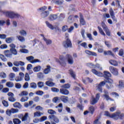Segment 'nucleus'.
I'll return each mask as SVG.
<instances>
[{"label": "nucleus", "mask_w": 124, "mask_h": 124, "mask_svg": "<svg viewBox=\"0 0 124 124\" xmlns=\"http://www.w3.org/2000/svg\"><path fill=\"white\" fill-rule=\"evenodd\" d=\"M10 50L7 49L4 50L3 53L7 58H12V56H17L18 51L16 49V45L14 44H11L9 45Z\"/></svg>", "instance_id": "1"}, {"label": "nucleus", "mask_w": 124, "mask_h": 124, "mask_svg": "<svg viewBox=\"0 0 124 124\" xmlns=\"http://www.w3.org/2000/svg\"><path fill=\"white\" fill-rule=\"evenodd\" d=\"M113 79H109V80H104L99 83L97 85L96 88L100 93H102V87H104L106 85V87L108 90H110L113 88Z\"/></svg>", "instance_id": "2"}, {"label": "nucleus", "mask_w": 124, "mask_h": 124, "mask_svg": "<svg viewBox=\"0 0 124 124\" xmlns=\"http://www.w3.org/2000/svg\"><path fill=\"white\" fill-rule=\"evenodd\" d=\"M105 116L113 119V120H115V121H118V120H124V113H122L120 111L114 112L110 114L108 111H105Z\"/></svg>", "instance_id": "3"}, {"label": "nucleus", "mask_w": 124, "mask_h": 124, "mask_svg": "<svg viewBox=\"0 0 124 124\" xmlns=\"http://www.w3.org/2000/svg\"><path fill=\"white\" fill-rule=\"evenodd\" d=\"M70 88V84L66 83L65 84H63L61 86V88L60 89V93L61 94H63V95H68L69 94V91H68V89Z\"/></svg>", "instance_id": "4"}, {"label": "nucleus", "mask_w": 124, "mask_h": 124, "mask_svg": "<svg viewBox=\"0 0 124 124\" xmlns=\"http://www.w3.org/2000/svg\"><path fill=\"white\" fill-rule=\"evenodd\" d=\"M65 41H63L62 46L64 48H72V43L69 39V34L68 33H65Z\"/></svg>", "instance_id": "5"}, {"label": "nucleus", "mask_w": 124, "mask_h": 124, "mask_svg": "<svg viewBox=\"0 0 124 124\" xmlns=\"http://www.w3.org/2000/svg\"><path fill=\"white\" fill-rule=\"evenodd\" d=\"M0 12L3 13L6 17L11 18V19H14V18H20L21 16L18 14H16L13 12H5L3 11L0 10Z\"/></svg>", "instance_id": "6"}, {"label": "nucleus", "mask_w": 124, "mask_h": 124, "mask_svg": "<svg viewBox=\"0 0 124 124\" xmlns=\"http://www.w3.org/2000/svg\"><path fill=\"white\" fill-rule=\"evenodd\" d=\"M56 62H58L62 67H65L66 66V62L64 59L63 55H60L59 59L58 58L55 59Z\"/></svg>", "instance_id": "7"}, {"label": "nucleus", "mask_w": 124, "mask_h": 124, "mask_svg": "<svg viewBox=\"0 0 124 124\" xmlns=\"http://www.w3.org/2000/svg\"><path fill=\"white\" fill-rule=\"evenodd\" d=\"M48 119L51 121V124H57L60 123V119L56 115H49Z\"/></svg>", "instance_id": "8"}, {"label": "nucleus", "mask_w": 124, "mask_h": 124, "mask_svg": "<svg viewBox=\"0 0 124 124\" xmlns=\"http://www.w3.org/2000/svg\"><path fill=\"white\" fill-rule=\"evenodd\" d=\"M100 97V94L98 93L96 94L95 98L93 96H92V101H91V105H94V104L97 103L98 101L99 100Z\"/></svg>", "instance_id": "9"}, {"label": "nucleus", "mask_w": 124, "mask_h": 124, "mask_svg": "<svg viewBox=\"0 0 124 124\" xmlns=\"http://www.w3.org/2000/svg\"><path fill=\"white\" fill-rule=\"evenodd\" d=\"M101 26L102 28H103L104 31L106 32L107 35H108V36H111V31H110L109 29H108V27H107L106 24H105L104 22H102Z\"/></svg>", "instance_id": "10"}, {"label": "nucleus", "mask_w": 124, "mask_h": 124, "mask_svg": "<svg viewBox=\"0 0 124 124\" xmlns=\"http://www.w3.org/2000/svg\"><path fill=\"white\" fill-rule=\"evenodd\" d=\"M18 117L21 120L22 122H26L29 118V113H26L24 115L23 114H18Z\"/></svg>", "instance_id": "11"}, {"label": "nucleus", "mask_w": 124, "mask_h": 124, "mask_svg": "<svg viewBox=\"0 0 124 124\" xmlns=\"http://www.w3.org/2000/svg\"><path fill=\"white\" fill-rule=\"evenodd\" d=\"M34 57H33V56H29L26 58V60H27L28 62H30L31 63H36V62H41L40 60H39V59L34 60Z\"/></svg>", "instance_id": "12"}, {"label": "nucleus", "mask_w": 124, "mask_h": 124, "mask_svg": "<svg viewBox=\"0 0 124 124\" xmlns=\"http://www.w3.org/2000/svg\"><path fill=\"white\" fill-rule=\"evenodd\" d=\"M66 59L69 64H73L74 63V60H73V57H72L71 55L69 54H66Z\"/></svg>", "instance_id": "13"}, {"label": "nucleus", "mask_w": 124, "mask_h": 124, "mask_svg": "<svg viewBox=\"0 0 124 124\" xmlns=\"http://www.w3.org/2000/svg\"><path fill=\"white\" fill-rule=\"evenodd\" d=\"M109 71L113 74V75H114L115 76H117L118 74H119V72L118 71V69L116 68H115L112 66H110L109 67Z\"/></svg>", "instance_id": "14"}, {"label": "nucleus", "mask_w": 124, "mask_h": 124, "mask_svg": "<svg viewBox=\"0 0 124 124\" xmlns=\"http://www.w3.org/2000/svg\"><path fill=\"white\" fill-rule=\"evenodd\" d=\"M112 77V75H111V73L108 71H105L104 72V75L103 77L107 80V81H109L110 80H112V79H110V77Z\"/></svg>", "instance_id": "15"}, {"label": "nucleus", "mask_w": 124, "mask_h": 124, "mask_svg": "<svg viewBox=\"0 0 124 124\" xmlns=\"http://www.w3.org/2000/svg\"><path fill=\"white\" fill-rule=\"evenodd\" d=\"M79 24L80 26H85L86 24V20L84 19V16L81 13H79Z\"/></svg>", "instance_id": "16"}, {"label": "nucleus", "mask_w": 124, "mask_h": 124, "mask_svg": "<svg viewBox=\"0 0 124 124\" xmlns=\"http://www.w3.org/2000/svg\"><path fill=\"white\" fill-rule=\"evenodd\" d=\"M104 94L103 95V97H105L108 101V100H110V101H114V99H112L110 96H109V92H108V91L105 90H104Z\"/></svg>", "instance_id": "17"}, {"label": "nucleus", "mask_w": 124, "mask_h": 124, "mask_svg": "<svg viewBox=\"0 0 124 124\" xmlns=\"http://www.w3.org/2000/svg\"><path fill=\"white\" fill-rule=\"evenodd\" d=\"M7 95L10 97L8 98L9 101H10V102H15L16 101V99L14 98V94L13 93L9 92Z\"/></svg>", "instance_id": "18"}, {"label": "nucleus", "mask_w": 124, "mask_h": 124, "mask_svg": "<svg viewBox=\"0 0 124 124\" xmlns=\"http://www.w3.org/2000/svg\"><path fill=\"white\" fill-rule=\"evenodd\" d=\"M92 72L93 73V74H95V75H97V76H99V77H103L104 74L97 71L96 70L94 69H92Z\"/></svg>", "instance_id": "19"}, {"label": "nucleus", "mask_w": 124, "mask_h": 124, "mask_svg": "<svg viewBox=\"0 0 124 124\" xmlns=\"http://www.w3.org/2000/svg\"><path fill=\"white\" fill-rule=\"evenodd\" d=\"M59 100H61L64 103H66L68 101V97L64 95H62L59 97Z\"/></svg>", "instance_id": "20"}, {"label": "nucleus", "mask_w": 124, "mask_h": 124, "mask_svg": "<svg viewBox=\"0 0 124 124\" xmlns=\"http://www.w3.org/2000/svg\"><path fill=\"white\" fill-rule=\"evenodd\" d=\"M49 11H45L43 12L41 14V16L42 18H46V17H48L49 16Z\"/></svg>", "instance_id": "21"}, {"label": "nucleus", "mask_w": 124, "mask_h": 124, "mask_svg": "<svg viewBox=\"0 0 124 124\" xmlns=\"http://www.w3.org/2000/svg\"><path fill=\"white\" fill-rule=\"evenodd\" d=\"M86 54L87 55H89V56H94L95 57H96L97 56V54L95 52H93V51H91L89 50H86L85 51Z\"/></svg>", "instance_id": "22"}, {"label": "nucleus", "mask_w": 124, "mask_h": 124, "mask_svg": "<svg viewBox=\"0 0 124 124\" xmlns=\"http://www.w3.org/2000/svg\"><path fill=\"white\" fill-rule=\"evenodd\" d=\"M109 62L111 65H113V66H118L119 65V63L116 60H110Z\"/></svg>", "instance_id": "23"}, {"label": "nucleus", "mask_w": 124, "mask_h": 124, "mask_svg": "<svg viewBox=\"0 0 124 124\" xmlns=\"http://www.w3.org/2000/svg\"><path fill=\"white\" fill-rule=\"evenodd\" d=\"M46 68L44 70V74H48L50 71H51V66L47 65Z\"/></svg>", "instance_id": "24"}, {"label": "nucleus", "mask_w": 124, "mask_h": 124, "mask_svg": "<svg viewBox=\"0 0 124 124\" xmlns=\"http://www.w3.org/2000/svg\"><path fill=\"white\" fill-rule=\"evenodd\" d=\"M58 18V16L56 15H50L49 16V19L50 21H54L56 20Z\"/></svg>", "instance_id": "25"}, {"label": "nucleus", "mask_w": 124, "mask_h": 124, "mask_svg": "<svg viewBox=\"0 0 124 124\" xmlns=\"http://www.w3.org/2000/svg\"><path fill=\"white\" fill-rule=\"evenodd\" d=\"M104 55L105 56L106 55H109V56H112V57H115V54H114V53H113V52H112V51H111L110 50H108L107 51H104Z\"/></svg>", "instance_id": "26"}, {"label": "nucleus", "mask_w": 124, "mask_h": 124, "mask_svg": "<svg viewBox=\"0 0 124 124\" xmlns=\"http://www.w3.org/2000/svg\"><path fill=\"white\" fill-rule=\"evenodd\" d=\"M14 107L15 108H18V109H21L22 108V105L19 102H16L13 104Z\"/></svg>", "instance_id": "27"}, {"label": "nucleus", "mask_w": 124, "mask_h": 124, "mask_svg": "<svg viewBox=\"0 0 124 124\" xmlns=\"http://www.w3.org/2000/svg\"><path fill=\"white\" fill-rule=\"evenodd\" d=\"M69 72L72 78L74 79H76V75H75V73H74V71L72 69H70L69 70Z\"/></svg>", "instance_id": "28"}, {"label": "nucleus", "mask_w": 124, "mask_h": 124, "mask_svg": "<svg viewBox=\"0 0 124 124\" xmlns=\"http://www.w3.org/2000/svg\"><path fill=\"white\" fill-rule=\"evenodd\" d=\"M46 86H48V87H54L55 84V83L48 80L46 82Z\"/></svg>", "instance_id": "29"}, {"label": "nucleus", "mask_w": 124, "mask_h": 124, "mask_svg": "<svg viewBox=\"0 0 124 124\" xmlns=\"http://www.w3.org/2000/svg\"><path fill=\"white\" fill-rule=\"evenodd\" d=\"M47 113L50 115V116H55L56 114H57V112L56 111L53 110V109H48Z\"/></svg>", "instance_id": "30"}, {"label": "nucleus", "mask_w": 124, "mask_h": 124, "mask_svg": "<svg viewBox=\"0 0 124 124\" xmlns=\"http://www.w3.org/2000/svg\"><path fill=\"white\" fill-rule=\"evenodd\" d=\"M109 14L111 16V17L113 19H114L115 17V13H114V11H113V9L111 8L109 9Z\"/></svg>", "instance_id": "31"}, {"label": "nucleus", "mask_w": 124, "mask_h": 124, "mask_svg": "<svg viewBox=\"0 0 124 124\" xmlns=\"http://www.w3.org/2000/svg\"><path fill=\"white\" fill-rule=\"evenodd\" d=\"M41 36H43L44 40V41H45L46 42L47 45L51 44L52 41H51L50 40H47V39H46V38H45V37H44V35H43L42 34H41Z\"/></svg>", "instance_id": "32"}, {"label": "nucleus", "mask_w": 124, "mask_h": 124, "mask_svg": "<svg viewBox=\"0 0 124 124\" xmlns=\"http://www.w3.org/2000/svg\"><path fill=\"white\" fill-rule=\"evenodd\" d=\"M41 70V66L38 65L36 67H34L33 69L34 72H39L40 70Z\"/></svg>", "instance_id": "33"}, {"label": "nucleus", "mask_w": 124, "mask_h": 124, "mask_svg": "<svg viewBox=\"0 0 124 124\" xmlns=\"http://www.w3.org/2000/svg\"><path fill=\"white\" fill-rule=\"evenodd\" d=\"M9 78L10 81H14V78H15V74L11 73L9 75Z\"/></svg>", "instance_id": "34"}, {"label": "nucleus", "mask_w": 124, "mask_h": 124, "mask_svg": "<svg viewBox=\"0 0 124 124\" xmlns=\"http://www.w3.org/2000/svg\"><path fill=\"white\" fill-rule=\"evenodd\" d=\"M37 76L39 79H43L44 78V74L42 72H39L37 74Z\"/></svg>", "instance_id": "35"}, {"label": "nucleus", "mask_w": 124, "mask_h": 124, "mask_svg": "<svg viewBox=\"0 0 124 124\" xmlns=\"http://www.w3.org/2000/svg\"><path fill=\"white\" fill-rule=\"evenodd\" d=\"M95 108H94V107L91 106L89 108V112H90L91 114H92V115H93V113H94V111H95Z\"/></svg>", "instance_id": "36"}, {"label": "nucleus", "mask_w": 124, "mask_h": 124, "mask_svg": "<svg viewBox=\"0 0 124 124\" xmlns=\"http://www.w3.org/2000/svg\"><path fill=\"white\" fill-rule=\"evenodd\" d=\"M97 28L100 33L104 36H106V34H105V33H104V31H103V30H102V28H101V27L99 26H98Z\"/></svg>", "instance_id": "37"}, {"label": "nucleus", "mask_w": 124, "mask_h": 124, "mask_svg": "<svg viewBox=\"0 0 124 124\" xmlns=\"http://www.w3.org/2000/svg\"><path fill=\"white\" fill-rule=\"evenodd\" d=\"M13 123L14 124H21L22 121L18 118H15L13 119Z\"/></svg>", "instance_id": "38"}, {"label": "nucleus", "mask_w": 124, "mask_h": 124, "mask_svg": "<svg viewBox=\"0 0 124 124\" xmlns=\"http://www.w3.org/2000/svg\"><path fill=\"white\" fill-rule=\"evenodd\" d=\"M59 107L60 108H58V112H59V113H61V112H62V104H59V105L58 106H56L55 108H59Z\"/></svg>", "instance_id": "39"}, {"label": "nucleus", "mask_w": 124, "mask_h": 124, "mask_svg": "<svg viewBox=\"0 0 124 124\" xmlns=\"http://www.w3.org/2000/svg\"><path fill=\"white\" fill-rule=\"evenodd\" d=\"M29 93L27 91H22L19 94V96H27Z\"/></svg>", "instance_id": "40"}, {"label": "nucleus", "mask_w": 124, "mask_h": 124, "mask_svg": "<svg viewBox=\"0 0 124 124\" xmlns=\"http://www.w3.org/2000/svg\"><path fill=\"white\" fill-rule=\"evenodd\" d=\"M118 55L119 56H120V57H122V58H124V51L123 48L120 49V50L119 51Z\"/></svg>", "instance_id": "41"}, {"label": "nucleus", "mask_w": 124, "mask_h": 124, "mask_svg": "<svg viewBox=\"0 0 124 124\" xmlns=\"http://www.w3.org/2000/svg\"><path fill=\"white\" fill-rule=\"evenodd\" d=\"M6 85L7 86V87H8V88H12L13 87H14V83H13V82L9 81L7 82L6 83Z\"/></svg>", "instance_id": "42"}, {"label": "nucleus", "mask_w": 124, "mask_h": 124, "mask_svg": "<svg viewBox=\"0 0 124 124\" xmlns=\"http://www.w3.org/2000/svg\"><path fill=\"white\" fill-rule=\"evenodd\" d=\"M46 24L47 27L50 29V30H54V26H53L52 25L50 24L48 21H46Z\"/></svg>", "instance_id": "43"}, {"label": "nucleus", "mask_w": 124, "mask_h": 124, "mask_svg": "<svg viewBox=\"0 0 124 124\" xmlns=\"http://www.w3.org/2000/svg\"><path fill=\"white\" fill-rule=\"evenodd\" d=\"M41 115H43V113L40 112V111H37L34 113V117H40Z\"/></svg>", "instance_id": "44"}, {"label": "nucleus", "mask_w": 124, "mask_h": 124, "mask_svg": "<svg viewBox=\"0 0 124 124\" xmlns=\"http://www.w3.org/2000/svg\"><path fill=\"white\" fill-rule=\"evenodd\" d=\"M62 31L65 32L66 31H68V26L67 25H64L62 27Z\"/></svg>", "instance_id": "45"}, {"label": "nucleus", "mask_w": 124, "mask_h": 124, "mask_svg": "<svg viewBox=\"0 0 124 124\" xmlns=\"http://www.w3.org/2000/svg\"><path fill=\"white\" fill-rule=\"evenodd\" d=\"M29 99V97L27 96H23L22 97V98L20 99L21 102H26V101H28V100Z\"/></svg>", "instance_id": "46"}, {"label": "nucleus", "mask_w": 124, "mask_h": 124, "mask_svg": "<svg viewBox=\"0 0 124 124\" xmlns=\"http://www.w3.org/2000/svg\"><path fill=\"white\" fill-rule=\"evenodd\" d=\"M6 74L3 72H1L0 73V78H1L2 79H4L6 78Z\"/></svg>", "instance_id": "47"}, {"label": "nucleus", "mask_w": 124, "mask_h": 124, "mask_svg": "<svg viewBox=\"0 0 124 124\" xmlns=\"http://www.w3.org/2000/svg\"><path fill=\"white\" fill-rule=\"evenodd\" d=\"M30 87L31 89H36L37 86L36 85V83L34 82H31L30 83Z\"/></svg>", "instance_id": "48"}, {"label": "nucleus", "mask_w": 124, "mask_h": 124, "mask_svg": "<svg viewBox=\"0 0 124 124\" xmlns=\"http://www.w3.org/2000/svg\"><path fill=\"white\" fill-rule=\"evenodd\" d=\"M19 52L23 54H28L29 53V50L27 49H19Z\"/></svg>", "instance_id": "49"}, {"label": "nucleus", "mask_w": 124, "mask_h": 124, "mask_svg": "<svg viewBox=\"0 0 124 124\" xmlns=\"http://www.w3.org/2000/svg\"><path fill=\"white\" fill-rule=\"evenodd\" d=\"M119 87L120 88H124V80H121L119 81Z\"/></svg>", "instance_id": "50"}, {"label": "nucleus", "mask_w": 124, "mask_h": 124, "mask_svg": "<svg viewBox=\"0 0 124 124\" xmlns=\"http://www.w3.org/2000/svg\"><path fill=\"white\" fill-rule=\"evenodd\" d=\"M17 37L18 40H19V41H20L21 42H23L25 41V38L24 37L20 35H18V36H17Z\"/></svg>", "instance_id": "51"}, {"label": "nucleus", "mask_w": 124, "mask_h": 124, "mask_svg": "<svg viewBox=\"0 0 124 124\" xmlns=\"http://www.w3.org/2000/svg\"><path fill=\"white\" fill-rule=\"evenodd\" d=\"M0 59H1L3 62H6L7 61V59L6 58H5V56L3 54H0Z\"/></svg>", "instance_id": "52"}, {"label": "nucleus", "mask_w": 124, "mask_h": 124, "mask_svg": "<svg viewBox=\"0 0 124 124\" xmlns=\"http://www.w3.org/2000/svg\"><path fill=\"white\" fill-rule=\"evenodd\" d=\"M25 80L28 82L30 79V76L28 73H26L25 75Z\"/></svg>", "instance_id": "53"}, {"label": "nucleus", "mask_w": 124, "mask_h": 124, "mask_svg": "<svg viewBox=\"0 0 124 124\" xmlns=\"http://www.w3.org/2000/svg\"><path fill=\"white\" fill-rule=\"evenodd\" d=\"M77 108H78L79 110H81L83 111L84 110V107L83 106V105L80 104H78L77 106Z\"/></svg>", "instance_id": "54"}, {"label": "nucleus", "mask_w": 124, "mask_h": 124, "mask_svg": "<svg viewBox=\"0 0 124 124\" xmlns=\"http://www.w3.org/2000/svg\"><path fill=\"white\" fill-rule=\"evenodd\" d=\"M11 110L12 111V114H15L16 113H18V112H19V109L17 108H11Z\"/></svg>", "instance_id": "55"}, {"label": "nucleus", "mask_w": 124, "mask_h": 124, "mask_svg": "<svg viewBox=\"0 0 124 124\" xmlns=\"http://www.w3.org/2000/svg\"><path fill=\"white\" fill-rule=\"evenodd\" d=\"M2 103L4 107H8V106H9V105L8 104V102L6 101V100H3Z\"/></svg>", "instance_id": "56"}, {"label": "nucleus", "mask_w": 124, "mask_h": 124, "mask_svg": "<svg viewBox=\"0 0 124 124\" xmlns=\"http://www.w3.org/2000/svg\"><path fill=\"white\" fill-rule=\"evenodd\" d=\"M51 91L52 92H53V93H59L60 92V90L56 87L52 88Z\"/></svg>", "instance_id": "57"}, {"label": "nucleus", "mask_w": 124, "mask_h": 124, "mask_svg": "<svg viewBox=\"0 0 124 124\" xmlns=\"http://www.w3.org/2000/svg\"><path fill=\"white\" fill-rule=\"evenodd\" d=\"M38 88H42L44 86V83L42 81H39L37 83Z\"/></svg>", "instance_id": "58"}, {"label": "nucleus", "mask_w": 124, "mask_h": 124, "mask_svg": "<svg viewBox=\"0 0 124 124\" xmlns=\"http://www.w3.org/2000/svg\"><path fill=\"white\" fill-rule=\"evenodd\" d=\"M15 80L16 82H20V81L23 80V78L21 77L17 76L15 78Z\"/></svg>", "instance_id": "59"}, {"label": "nucleus", "mask_w": 124, "mask_h": 124, "mask_svg": "<svg viewBox=\"0 0 124 124\" xmlns=\"http://www.w3.org/2000/svg\"><path fill=\"white\" fill-rule=\"evenodd\" d=\"M88 65L90 68H94L95 69V65L93 64V63H88Z\"/></svg>", "instance_id": "60"}, {"label": "nucleus", "mask_w": 124, "mask_h": 124, "mask_svg": "<svg viewBox=\"0 0 124 124\" xmlns=\"http://www.w3.org/2000/svg\"><path fill=\"white\" fill-rule=\"evenodd\" d=\"M5 41L7 43H11V42H12V38L11 37L7 38H6Z\"/></svg>", "instance_id": "61"}, {"label": "nucleus", "mask_w": 124, "mask_h": 124, "mask_svg": "<svg viewBox=\"0 0 124 124\" xmlns=\"http://www.w3.org/2000/svg\"><path fill=\"white\" fill-rule=\"evenodd\" d=\"M19 33L21 35H27V32L25 30H21L20 31Z\"/></svg>", "instance_id": "62"}, {"label": "nucleus", "mask_w": 124, "mask_h": 124, "mask_svg": "<svg viewBox=\"0 0 124 124\" xmlns=\"http://www.w3.org/2000/svg\"><path fill=\"white\" fill-rule=\"evenodd\" d=\"M7 47H8L7 45L3 44L0 46V49H6L7 48Z\"/></svg>", "instance_id": "63"}, {"label": "nucleus", "mask_w": 124, "mask_h": 124, "mask_svg": "<svg viewBox=\"0 0 124 124\" xmlns=\"http://www.w3.org/2000/svg\"><path fill=\"white\" fill-rule=\"evenodd\" d=\"M93 124H101V122L99 121V119H97L93 121Z\"/></svg>", "instance_id": "64"}]
</instances>
